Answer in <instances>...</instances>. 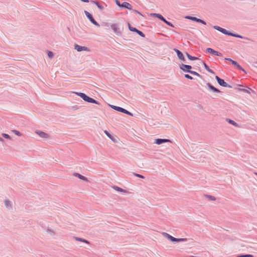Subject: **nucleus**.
I'll use <instances>...</instances> for the list:
<instances>
[{
  "instance_id": "nucleus-28",
  "label": "nucleus",
  "mask_w": 257,
  "mask_h": 257,
  "mask_svg": "<svg viewBox=\"0 0 257 257\" xmlns=\"http://www.w3.org/2000/svg\"><path fill=\"white\" fill-rule=\"evenodd\" d=\"M5 205L6 207L8 209H10L12 207V204L11 203V202L9 200L5 201Z\"/></svg>"
},
{
  "instance_id": "nucleus-22",
  "label": "nucleus",
  "mask_w": 257,
  "mask_h": 257,
  "mask_svg": "<svg viewBox=\"0 0 257 257\" xmlns=\"http://www.w3.org/2000/svg\"><path fill=\"white\" fill-rule=\"evenodd\" d=\"M112 188L116 191L120 192H123V193H126L127 191L125 190H124L117 186H113Z\"/></svg>"
},
{
  "instance_id": "nucleus-50",
  "label": "nucleus",
  "mask_w": 257,
  "mask_h": 257,
  "mask_svg": "<svg viewBox=\"0 0 257 257\" xmlns=\"http://www.w3.org/2000/svg\"><path fill=\"white\" fill-rule=\"evenodd\" d=\"M188 257H195V256L193 255H190V256H188Z\"/></svg>"
},
{
  "instance_id": "nucleus-7",
  "label": "nucleus",
  "mask_w": 257,
  "mask_h": 257,
  "mask_svg": "<svg viewBox=\"0 0 257 257\" xmlns=\"http://www.w3.org/2000/svg\"><path fill=\"white\" fill-rule=\"evenodd\" d=\"M110 27L116 35L117 36H120L121 35V31L118 24H112L110 25Z\"/></svg>"
},
{
  "instance_id": "nucleus-18",
  "label": "nucleus",
  "mask_w": 257,
  "mask_h": 257,
  "mask_svg": "<svg viewBox=\"0 0 257 257\" xmlns=\"http://www.w3.org/2000/svg\"><path fill=\"white\" fill-rule=\"evenodd\" d=\"M121 8L127 9L130 10H132V6L130 3L125 2H123L121 4Z\"/></svg>"
},
{
  "instance_id": "nucleus-47",
  "label": "nucleus",
  "mask_w": 257,
  "mask_h": 257,
  "mask_svg": "<svg viewBox=\"0 0 257 257\" xmlns=\"http://www.w3.org/2000/svg\"><path fill=\"white\" fill-rule=\"evenodd\" d=\"M239 70L242 71L243 72H244L245 73H246L245 70L242 67H241V68H240Z\"/></svg>"
},
{
  "instance_id": "nucleus-13",
  "label": "nucleus",
  "mask_w": 257,
  "mask_h": 257,
  "mask_svg": "<svg viewBox=\"0 0 257 257\" xmlns=\"http://www.w3.org/2000/svg\"><path fill=\"white\" fill-rule=\"evenodd\" d=\"M36 134H37L39 136L42 138H48L49 137V135L48 134H47L43 131L36 130L35 131Z\"/></svg>"
},
{
  "instance_id": "nucleus-36",
  "label": "nucleus",
  "mask_w": 257,
  "mask_h": 257,
  "mask_svg": "<svg viewBox=\"0 0 257 257\" xmlns=\"http://www.w3.org/2000/svg\"><path fill=\"white\" fill-rule=\"evenodd\" d=\"M133 175L135 176L139 177V178H142V179H144L145 178V177L144 176H143L142 175L139 174H137V173H133Z\"/></svg>"
},
{
  "instance_id": "nucleus-14",
  "label": "nucleus",
  "mask_w": 257,
  "mask_h": 257,
  "mask_svg": "<svg viewBox=\"0 0 257 257\" xmlns=\"http://www.w3.org/2000/svg\"><path fill=\"white\" fill-rule=\"evenodd\" d=\"M171 140L167 139H157L155 140V143L157 145H161L165 143L171 142Z\"/></svg>"
},
{
  "instance_id": "nucleus-5",
  "label": "nucleus",
  "mask_w": 257,
  "mask_h": 257,
  "mask_svg": "<svg viewBox=\"0 0 257 257\" xmlns=\"http://www.w3.org/2000/svg\"><path fill=\"white\" fill-rule=\"evenodd\" d=\"M213 28L218 31L219 32L222 33V34L225 35H228V36H231V35H232V33L231 32H230V31H227V30H226L225 29H224L223 28H221L219 26H214L213 27Z\"/></svg>"
},
{
  "instance_id": "nucleus-32",
  "label": "nucleus",
  "mask_w": 257,
  "mask_h": 257,
  "mask_svg": "<svg viewBox=\"0 0 257 257\" xmlns=\"http://www.w3.org/2000/svg\"><path fill=\"white\" fill-rule=\"evenodd\" d=\"M189 73H190V74H191L192 75L197 76L199 77H202L200 74H199L198 73H197V72L191 70V71Z\"/></svg>"
},
{
  "instance_id": "nucleus-39",
  "label": "nucleus",
  "mask_w": 257,
  "mask_h": 257,
  "mask_svg": "<svg viewBox=\"0 0 257 257\" xmlns=\"http://www.w3.org/2000/svg\"><path fill=\"white\" fill-rule=\"evenodd\" d=\"M2 136L5 139H9V140L11 139V137L8 134L3 133V134H2Z\"/></svg>"
},
{
  "instance_id": "nucleus-41",
  "label": "nucleus",
  "mask_w": 257,
  "mask_h": 257,
  "mask_svg": "<svg viewBox=\"0 0 257 257\" xmlns=\"http://www.w3.org/2000/svg\"><path fill=\"white\" fill-rule=\"evenodd\" d=\"M184 76L186 78H187L188 79H190V80H192L193 79V77H192L191 75L188 74H186L184 75Z\"/></svg>"
},
{
  "instance_id": "nucleus-29",
  "label": "nucleus",
  "mask_w": 257,
  "mask_h": 257,
  "mask_svg": "<svg viewBox=\"0 0 257 257\" xmlns=\"http://www.w3.org/2000/svg\"><path fill=\"white\" fill-rule=\"evenodd\" d=\"M74 238H75V240H76L83 241V242H85L88 244L89 243V242L88 240H87L85 239H83L82 238H80V237H75Z\"/></svg>"
},
{
  "instance_id": "nucleus-11",
  "label": "nucleus",
  "mask_w": 257,
  "mask_h": 257,
  "mask_svg": "<svg viewBox=\"0 0 257 257\" xmlns=\"http://www.w3.org/2000/svg\"><path fill=\"white\" fill-rule=\"evenodd\" d=\"M173 50L176 53L179 59L181 60L182 61L185 62L186 59L184 57L183 54L180 50L176 48H174Z\"/></svg>"
},
{
  "instance_id": "nucleus-27",
  "label": "nucleus",
  "mask_w": 257,
  "mask_h": 257,
  "mask_svg": "<svg viewBox=\"0 0 257 257\" xmlns=\"http://www.w3.org/2000/svg\"><path fill=\"white\" fill-rule=\"evenodd\" d=\"M231 36L236 37V38H241V39H248L247 38H245V37H243L241 35H239L238 34H236V33H232V35H231Z\"/></svg>"
},
{
  "instance_id": "nucleus-40",
  "label": "nucleus",
  "mask_w": 257,
  "mask_h": 257,
  "mask_svg": "<svg viewBox=\"0 0 257 257\" xmlns=\"http://www.w3.org/2000/svg\"><path fill=\"white\" fill-rule=\"evenodd\" d=\"M187 240V239L186 238H177V242H181V241H185Z\"/></svg>"
},
{
  "instance_id": "nucleus-20",
  "label": "nucleus",
  "mask_w": 257,
  "mask_h": 257,
  "mask_svg": "<svg viewBox=\"0 0 257 257\" xmlns=\"http://www.w3.org/2000/svg\"><path fill=\"white\" fill-rule=\"evenodd\" d=\"M90 2L92 4H95L99 10L102 11L104 9L103 7L101 5H100L97 0L91 1Z\"/></svg>"
},
{
  "instance_id": "nucleus-48",
  "label": "nucleus",
  "mask_w": 257,
  "mask_h": 257,
  "mask_svg": "<svg viewBox=\"0 0 257 257\" xmlns=\"http://www.w3.org/2000/svg\"><path fill=\"white\" fill-rule=\"evenodd\" d=\"M185 54L188 58V56H190V55L187 52L185 53Z\"/></svg>"
},
{
  "instance_id": "nucleus-42",
  "label": "nucleus",
  "mask_w": 257,
  "mask_h": 257,
  "mask_svg": "<svg viewBox=\"0 0 257 257\" xmlns=\"http://www.w3.org/2000/svg\"><path fill=\"white\" fill-rule=\"evenodd\" d=\"M115 3L117 6L121 7V4L120 3V2L119 0H115Z\"/></svg>"
},
{
  "instance_id": "nucleus-49",
  "label": "nucleus",
  "mask_w": 257,
  "mask_h": 257,
  "mask_svg": "<svg viewBox=\"0 0 257 257\" xmlns=\"http://www.w3.org/2000/svg\"><path fill=\"white\" fill-rule=\"evenodd\" d=\"M4 139L0 137V141H4Z\"/></svg>"
},
{
  "instance_id": "nucleus-16",
  "label": "nucleus",
  "mask_w": 257,
  "mask_h": 257,
  "mask_svg": "<svg viewBox=\"0 0 257 257\" xmlns=\"http://www.w3.org/2000/svg\"><path fill=\"white\" fill-rule=\"evenodd\" d=\"M206 85L209 89L213 92L219 93L221 92L218 88L215 87L210 83H207Z\"/></svg>"
},
{
  "instance_id": "nucleus-24",
  "label": "nucleus",
  "mask_w": 257,
  "mask_h": 257,
  "mask_svg": "<svg viewBox=\"0 0 257 257\" xmlns=\"http://www.w3.org/2000/svg\"><path fill=\"white\" fill-rule=\"evenodd\" d=\"M239 91H242L245 93H250V91H253L252 89L251 88L248 87V89H245V88H238V89Z\"/></svg>"
},
{
  "instance_id": "nucleus-51",
  "label": "nucleus",
  "mask_w": 257,
  "mask_h": 257,
  "mask_svg": "<svg viewBox=\"0 0 257 257\" xmlns=\"http://www.w3.org/2000/svg\"><path fill=\"white\" fill-rule=\"evenodd\" d=\"M238 86H242V85H240V84H238Z\"/></svg>"
},
{
  "instance_id": "nucleus-23",
  "label": "nucleus",
  "mask_w": 257,
  "mask_h": 257,
  "mask_svg": "<svg viewBox=\"0 0 257 257\" xmlns=\"http://www.w3.org/2000/svg\"><path fill=\"white\" fill-rule=\"evenodd\" d=\"M203 65L205 69L208 72H209V73H211L212 74H214V72L212 69H210L209 66L204 62H203Z\"/></svg>"
},
{
  "instance_id": "nucleus-12",
  "label": "nucleus",
  "mask_w": 257,
  "mask_h": 257,
  "mask_svg": "<svg viewBox=\"0 0 257 257\" xmlns=\"http://www.w3.org/2000/svg\"><path fill=\"white\" fill-rule=\"evenodd\" d=\"M74 48L78 52H81L82 51H89L88 48L85 47V46H80L76 44H75V45H74Z\"/></svg>"
},
{
  "instance_id": "nucleus-46",
  "label": "nucleus",
  "mask_w": 257,
  "mask_h": 257,
  "mask_svg": "<svg viewBox=\"0 0 257 257\" xmlns=\"http://www.w3.org/2000/svg\"><path fill=\"white\" fill-rule=\"evenodd\" d=\"M80 1L84 3H89V0H80Z\"/></svg>"
},
{
  "instance_id": "nucleus-38",
  "label": "nucleus",
  "mask_w": 257,
  "mask_h": 257,
  "mask_svg": "<svg viewBox=\"0 0 257 257\" xmlns=\"http://www.w3.org/2000/svg\"><path fill=\"white\" fill-rule=\"evenodd\" d=\"M12 132L18 136H21L22 134L18 131L17 130H13Z\"/></svg>"
},
{
  "instance_id": "nucleus-1",
  "label": "nucleus",
  "mask_w": 257,
  "mask_h": 257,
  "mask_svg": "<svg viewBox=\"0 0 257 257\" xmlns=\"http://www.w3.org/2000/svg\"><path fill=\"white\" fill-rule=\"evenodd\" d=\"M74 93L76 94L77 95L80 96L83 100L87 102L100 105V103L98 101L95 100L93 98L88 96L84 93L78 92H74Z\"/></svg>"
},
{
  "instance_id": "nucleus-17",
  "label": "nucleus",
  "mask_w": 257,
  "mask_h": 257,
  "mask_svg": "<svg viewBox=\"0 0 257 257\" xmlns=\"http://www.w3.org/2000/svg\"><path fill=\"white\" fill-rule=\"evenodd\" d=\"M151 16L157 18L159 20H161L163 22L165 21L166 19L161 15L160 14L157 13H151L150 15Z\"/></svg>"
},
{
  "instance_id": "nucleus-45",
  "label": "nucleus",
  "mask_w": 257,
  "mask_h": 257,
  "mask_svg": "<svg viewBox=\"0 0 257 257\" xmlns=\"http://www.w3.org/2000/svg\"><path fill=\"white\" fill-rule=\"evenodd\" d=\"M235 66H236L239 69H240L242 67L238 63H237V65H235Z\"/></svg>"
},
{
  "instance_id": "nucleus-34",
  "label": "nucleus",
  "mask_w": 257,
  "mask_h": 257,
  "mask_svg": "<svg viewBox=\"0 0 257 257\" xmlns=\"http://www.w3.org/2000/svg\"><path fill=\"white\" fill-rule=\"evenodd\" d=\"M166 24H167V25L172 27V28H174L175 26L174 25L171 23V22L168 21L167 20H166V19L165 20V21L164 22Z\"/></svg>"
},
{
  "instance_id": "nucleus-19",
  "label": "nucleus",
  "mask_w": 257,
  "mask_h": 257,
  "mask_svg": "<svg viewBox=\"0 0 257 257\" xmlns=\"http://www.w3.org/2000/svg\"><path fill=\"white\" fill-rule=\"evenodd\" d=\"M73 176L78 177V178H79L81 180H82L86 182H89V180H88V179L86 177H85V176H84L78 173H74L73 174Z\"/></svg>"
},
{
  "instance_id": "nucleus-33",
  "label": "nucleus",
  "mask_w": 257,
  "mask_h": 257,
  "mask_svg": "<svg viewBox=\"0 0 257 257\" xmlns=\"http://www.w3.org/2000/svg\"><path fill=\"white\" fill-rule=\"evenodd\" d=\"M188 59L191 61L197 60L199 59L198 57L192 56L191 55L188 56Z\"/></svg>"
},
{
  "instance_id": "nucleus-3",
  "label": "nucleus",
  "mask_w": 257,
  "mask_h": 257,
  "mask_svg": "<svg viewBox=\"0 0 257 257\" xmlns=\"http://www.w3.org/2000/svg\"><path fill=\"white\" fill-rule=\"evenodd\" d=\"M215 79L216 80L217 83L221 86L224 87H229L232 88V86L228 84L227 82H225L224 80L221 78H220L218 76L216 75L215 76Z\"/></svg>"
},
{
  "instance_id": "nucleus-44",
  "label": "nucleus",
  "mask_w": 257,
  "mask_h": 257,
  "mask_svg": "<svg viewBox=\"0 0 257 257\" xmlns=\"http://www.w3.org/2000/svg\"><path fill=\"white\" fill-rule=\"evenodd\" d=\"M235 66H236L239 69H240L242 67L238 63H237V65H235Z\"/></svg>"
},
{
  "instance_id": "nucleus-21",
  "label": "nucleus",
  "mask_w": 257,
  "mask_h": 257,
  "mask_svg": "<svg viewBox=\"0 0 257 257\" xmlns=\"http://www.w3.org/2000/svg\"><path fill=\"white\" fill-rule=\"evenodd\" d=\"M104 133H105V134L110 139H111L113 142L114 143H116V140H115V139L114 138V137L112 136V135H111L108 131H104Z\"/></svg>"
},
{
  "instance_id": "nucleus-9",
  "label": "nucleus",
  "mask_w": 257,
  "mask_h": 257,
  "mask_svg": "<svg viewBox=\"0 0 257 257\" xmlns=\"http://www.w3.org/2000/svg\"><path fill=\"white\" fill-rule=\"evenodd\" d=\"M179 67L180 69L185 72L190 73L191 70L192 66L189 65L181 64L179 65Z\"/></svg>"
},
{
  "instance_id": "nucleus-6",
  "label": "nucleus",
  "mask_w": 257,
  "mask_h": 257,
  "mask_svg": "<svg viewBox=\"0 0 257 257\" xmlns=\"http://www.w3.org/2000/svg\"><path fill=\"white\" fill-rule=\"evenodd\" d=\"M127 25L128 28L130 31L136 33L142 37H145V35L142 31L139 30L135 27H132L129 23H128Z\"/></svg>"
},
{
  "instance_id": "nucleus-26",
  "label": "nucleus",
  "mask_w": 257,
  "mask_h": 257,
  "mask_svg": "<svg viewBox=\"0 0 257 257\" xmlns=\"http://www.w3.org/2000/svg\"><path fill=\"white\" fill-rule=\"evenodd\" d=\"M226 121L230 124L235 126H238V124L234 120L230 119L229 118H227Z\"/></svg>"
},
{
  "instance_id": "nucleus-52",
  "label": "nucleus",
  "mask_w": 257,
  "mask_h": 257,
  "mask_svg": "<svg viewBox=\"0 0 257 257\" xmlns=\"http://www.w3.org/2000/svg\"><path fill=\"white\" fill-rule=\"evenodd\" d=\"M255 174L256 175H257V173H255Z\"/></svg>"
},
{
  "instance_id": "nucleus-25",
  "label": "nucleus",
  "mask_w": 257,
  "mask_h": 257,
  "mask_svg": "<svg viewBox=\"0 0 257 257\" xmlns=\"http://www.w3.org/2000/svg\"><path fill=\"white\" fill-rule=\"evenodd\" d=\"M224 60L229 61L230 63H231L233 66H235L237 65V62L231 59V58H225Z\"/></svg>"
},
{
  "instance_id": "nucleus-4",
  "label": "nucleus",
  "mask_w": 257,
  "mask_h": 257,
  "mask_svg": "<svg viewBox=\"0 0 257 257\" xmlns=\"http://www.w3.org/2000/svg\"><path fill=\"white\" fill-rule=\"evenodd\" d=\"M84 14L92 24L96 26L99 27V24L94 20L92 15L90 13L86 11H84Z\"/></svg>"
},
{
  "instance_id": "nucleus-31",
  "label": "nucleus",
  "mask_w": 257,
  "mask_h": 257,
  "mask_svg": "<svg viewBox=\"0 0 257 257\" xmlns=\"http://www.w3.org/2000/svg\"><path fill=\"white\" fill-rule=\"evenodd\" d=\"M205 196L210 200H211V201L216 200V198L213 196L210 195H205Z\"/></svg>"
},
{
  "instance_id": "nucleus-2",
  "label": "nucleus",
  "mask_w": 257,
  "mask_h": 257,
  "mask_svg": "<svg viewBox=\"0 0 257 257\" xmlns=\"http://www.w3.org/2000/svg\"><path fill=\"white\" fill-rule=\"evenodd\" d=\"M109 106H110V107L111 108H112L113 109H114L117 111L123 113L124 114H127L131 116H133V114L132 112L128 111V110H127L126 109H125L122 107L113 105H110Z\"/></svg>"
},
{
  "instance_id": "nucleus-37",
  "label": "nucleus",
  "mask_w": 257,
  "mask_h": 257,
  "mask_svg": "<svg viewBox=\"0 0 257 257\" xmlns=\"http://www.w3.org/2000/svg\"><path fill=\"white\" fill-rule=\"evenodd\" d=\"M47 232L48 233H49L50 234H51V235H53L55 234L54 231L52 229H50V228L47 229Z\"/></svg>"
},
{
  "instance_id": "nucleus-10",
  "label": "nucleus",
  "mask_w": 257,
  "mask_h": 257,
  "mask_svg": "<svg viewBox=\"0 0 257 257\" xmlns=\"http://www.w3.org/2000/svg\"><path fill=\"white\" fill-rule=\"evenodd\" d=\"M206 52L211 54L212 55H214L218 56H222V54L218 51H217L212 48H208L206 50Z\"/></svg>"
},
{
  "instance_id": "nucleus-8",
  "label": "nucleus",
  "mask_w": 257,
  "mask_h": 257,
  "mask_svg": "<svg viewBox=\"0 0 257 257\" xmlns=\"http://www.w3.org/2000/svg\"><path fill=\"white\" fill-rule=\"evenodd\" d=\"M185 19H188V20H190L191 21H193L194 22H197V23H201V24H202L203 25H206V22H205L204 20H202V19H199V18H197L195 17H192V16H186L185 17Z\"/></svg>"
},
{
  "instance_id": "nucleus-15",
  "label": "nucleus",
  "mask_w": 257,
  "mask_h": 257,
  "mask_svg": "<svg viewBox=\"0 0 257 257\" xmlns=\"http://www.w3.org/2000/svg\"><path fill=\"white\" fill-rule=\"evenodd\" d=\"M163 235L168 239L171 241L172 242H177V238H175V237L172 236V235H170L169 234L166 233V232H164Z\"/></svg>"
},
{
  "instance_id": "nucleus-30",
  "label": "nucleus",
  "mask_w": 257,
  "mask_h": 257,
  "mask_svg": "<svg viewBox=\"0 0 257 257\" xmlns=\"http://www.w3.org/2000/svg\"><path fill=\"white\" fill-rule=\"evenodd\" d=\"M236 257H254V255L251 254H241Z\"/></svg>"
},
{
  "instance_id": "nucleus-43",
  "label": "nucleus",
  "mask_w": 257,
  "mask_h": 257,
  "mask_svg": "<svg viewBox=\"0 0 257 257\" xmlns=\"http://www.w3.org/2000/svg\"><path fill=\"white\" fill-rule=\"evenodd\" d=\"M132 11H133V12H135V13H137V14H139V15H141V16H143V15L142 14V13H141L140 12H139L138 11H137V10H134V9H132Z\"/></svg>"
},
{
  "instance_id": "nucleus-35",
  "label": "nucleus",
  "mask_w": 257,
  "mask_h": 257,
  "mask_svg": "<svg viewBox=\"0 0 257 257\" xmlns=\"http://www.w3.org/2000/svg\"><path fill=\"white\" fill-rule=\"evenodd\" d=\"M47 54H48V56L50 58H52L54 56V53L52 51H48Z\"/></svg>"
}]
</instances>
